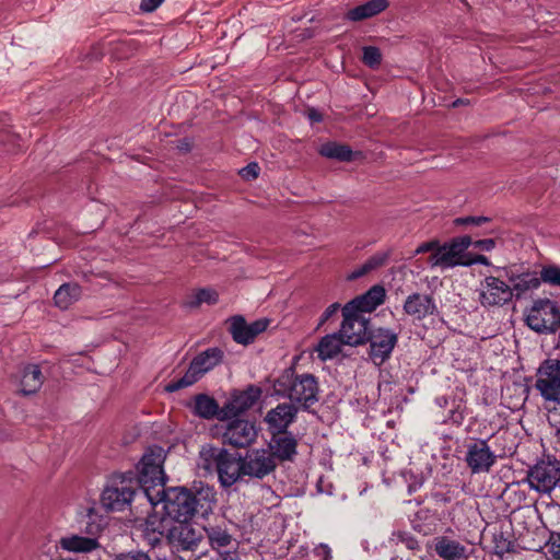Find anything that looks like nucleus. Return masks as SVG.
<instances>
[{
    "label": "nucleus",
    "instance_id": "nucleus-1",
    "mask_svg": "<svg viewBox=\"0 0 560 560\" xmlns=\"http://www.w3.org/2000/svg\"><path fill=\"white\" fill-rule=\"evenodd\" d=\"M154 495L156 499L145 500L149 508L162 504L165 514L176 522L189 521L196 513L207 514L212 510L214 501V492L210 488L200 491L198 495L180 487L163 488L158 489Z\"/></svg>",
    "mask_w": 560,
    "mask_h": 560
},
{
    "label": "nucleus",
    "instance_id": "nucleus-2",
    "mask_svg": "<svg viewBox=\"0 0 560 560\" xmlns=\"http://www.w3.org/2000/svg\"><path fill=\"white\" fill-rule=\"evenodd\" d=\"M166 458L164 448L160 446L149 447L139 462L138 469V486L141 489L142 500H154L158 489H163L166 476L163 470V464Z\"/></svg>",
    "mask_w": 560,
    "mask_h": 560
},
{
    "label": "nucleus",
    "instance_id": "nucleus-3",
    "mask_svg": "<svg viewBox=\"0 0 560 560\" xmlns=\"http://www.w3.org/2000/svg\"><path fill=\"white\" fill-rule=\"evenodd\" d=\"M138 482L131 472L112 476L101 494V504L108 512H121L127 509L135 497H141Z\"/></svg>",
    "mask_w": 560,
    "mask_h": 560
},
{
    "label": "nucleus",
    "instance_id": "nucleus-4",
    "mask_svg": "<svg viewBox=\"0 0 560 560\" xmlns=\"http://www.w3.org/2000/svg\"><path fill=\"white\" fill-rule=\"evenodd\" d=\"M278 392L304 408H308L318 400V385L311 374L282 375L278 381Z\"/></svg>",
    "mask_w": 560,
    "mask_h": 560
},
{
    "label": "nucleus",
    "instance_id": "nucleus-5",
    "mask_svg": "<svg viewBox=\"0 0 560 560\" xmlns=\"http://www.w3.org/2000/svg\"><path fill=\"white\" fill-rule=\"evenodd\" d=\"M223 360V351L217 347L209 348L197 354L190 362L185 374L170 382L165 389L174 393L182 388L188 387L197 383L205 374L213 370Z\"/></svg>",
    "mask_w": 560,
    "mask_h": 560
},
{
    "label": "nucleus",
    "instance_id": "nucleus-6",
    "mask_svg": "<svg viewBox=\"0 0 560 560\" xmlns=\"http://www.w3.org/2000/svg\"><path fill=\"white\" fill-rule=\"evenodd\" d=\"M472 240L468 235L455 237L452 241L440 244V247L430 255L429 265L432 268L442 270L457 266H466L467 249L471 246Z\"/></svg>",
    "mask_w": 560,
    "mask_h": 560
},
{
    "label": "nucleus",
    "instance_id": "nucleus-7",
    "mask_svg": "<svg viewBox=\"0 0 560 560\" xmlns=\"http://www.w3.org/2000/svg\"><path fill=\"white\" fill-rule=\"evenodd\" d=\"M526 324L537 332H555L560 326V310L550 300H539L528 310Z\"/></svg>",
    "mask_w": 560,
    "mask_h": 560
},
{
    "label": "nucleus",
    "instance_id": "nucleus-8",
    "mask_svg": "<svg viewBox=\"0 0 560 560\" xmlns=\"http://www.w3.org/2000/svg\"><path fill=\"white\" fill-rule=\"evenodd\" d=\"M342 323L339 334L348 346H359L364 343L369 337V318L360 312L342 307Z\"/></svg>",
    "mask_w": 560,
    "mask_h": 560
},
{
    "label": "nucleus",
    "instance_id": "nucleus-9",
    "mask_svg": "<svg viewBox=\"0 0 560 560\" xmlns=\"http://www.w3.org/2000/svg\"><path fill=\"white\" fill-rule=\"evenodd\" d=\"M529 487L538 492L548 493L560 481V464L557 460L542 459L527 472Z\"/></svg>",
    "mask_w": 560,
    "mask_h": 560
},
{
    "label": "nucleus",
    "instance_id": "nucleus-10",
    "mask_svg": "<svg viewBox=\"0 0 560 560\" xmlns=\"http://www.w3.org/2000/svg\"><path fill=\"white\" fill-rule=\"evenodd\" d=\"M536 388L547 400L560 401V362L547 360L538 370Z\"/></svg>",
    "mask_w": 560,
    "mask_h": 560
},
{
    "label": "nucleus",
    "instance_id": "nucleus-11",
    "mask_svg": "<svg viewBox=\"0 0 560 560\" xmlns=\"http://www.w3.org/2000/svg\"><path fill=\"white\" fill-rule=\"evenodd\" d=\"M370 358L376 365L383 364L392 354L398 336L388 328H377L369 334Z\"/></svg>",
    "mask_w": 560,
    "mask_h": 560
},
{
    "label": "nucleus",
    "instance_id": "nucleus-12",
    "mask_svg": "<svg viewBox=\"0 0 560 560\" xmlns=\"http://www.w3.org/2000/svg\"><path fill=\"white\" fill-rule=\"evenodd\" d=\"M512 296V288L497 277H486L480 283L479 302L482 306L502 305L508 303Z\"/></svg>",
    "mask_w": 560,
    "mask_h": 560
},
{
    "label": "nucleus",
    "instance_id": "nucleus-13",
    "mask_svg": "<svg viewBox=\"0 0 560 560\" xmlns=\"http://www.w3.org/2000/svg\"><path fill=\"white\" fill-rule=\"evenodd\" d=\"M167 538L177 550H195L202 539V530L188 521H180L170 528Z\"/></svg>",
    "mask_w": 560,
    "mask_h": 560
},
{
    "label": "nucleus",
    "instance_id": "nucleus-14",
    "mask_svg": "<svg viewBox=\"0 0 560 560\" xmlns=\"http://www.w3.org/2000/svg\"><path fill=\"white\" fill-rule=\"evenodd\" d=\"M497 456L487 441L477 440L467 445L466 463L474 474L489 471Z\"/></svg>",
    "mask_w": 560,
    "mask_h": 560
},
{
    "label": "nucleus",
    "instance_id": "nucleus-15",
    "mask_svg": "<svg viewBox=\"0 0 560 560\" xmlns=\"http://www.w3.org/2000/svg\"><path fill=\"white\" fill-rule=\"evenodd\" d=\"M257 436L255 424L248 420L236 419L228 423L223 441L235 447H246L250 445Z\"/></svg>",
    "mask_w": 560,
    "mask_h": 560
},
{
    "label": "nucleus",
    "instance_id": "nucleus-16",
    "mask_svg": "<svg viewBox=\"0 0 560 560\" xmlns=\"http://www.w3.org/2000/svg\"><path fill=\"white\" fill-rule=\"evenodd\" d=\"M275 468L273 456L266 450H253L243 458V474L249 477L261 479Z\"/></svg>",
    "mask_w": 560,
    "mask_h": 560
},
{
    "label": "nucleus",
    "instance_id": "nucleus-17",
    "mask_svg": "<svg viewBox=\"0 0 560 560\" xmlns=\"http://www.w3.org/2000/svg\"><path fill=\"white\" fill-rule=\"evenodd\" d=\"M268 325L269 320L265 318L248 324L242 316H235L231 319L230 331L237 343L248 345L257 335L264 332Z\"/></svg>",
    "mask_w": 560,
    "mask_h": 560
},
{
    "label": "nucleus",
    "instance_id": "nucleus-18",
    "mask_svg": "<svg viewBox=\"0 0 560 560\" xmlns=\"http://www.w3.org/2000/svg\"><path fill=\"white\" fill-rule=\"evenodd\" d=\"M260 396V390L250 387L244 392L234 395L222 408L219 413L220 420H228L240 416L254 406Z\"/></svg>",
    "mask_w": 560,
    "mask_h": 560
},
{
    "label": "nucleus",
    "instance_id": "nucleus-19",
    "mask_svg": "<svg viewBox=\"0 0 560 560\" xmlns=\"http://www.w3.org/2000/svg\"><path fill=\"white\" fill-rule=\"evenodd\" d=\"M298 409L288 402L279 404L269 410L265 417L269 430L272 433L287 432V428L294 421Z\"/></svg>",
    "mask_w": 560,
    "mask_h": 560
},
{
    "label": "nucleus",
    "instance_id": "nucleus-20",
    "mask_svg": "<svg viewBox=\"0 0 560 560\" xmlns=\"http://www.w3.org/2000/svg\"><path fill=\"white\" fill-rule=\"evenodd\" d=\"M219 480L224 487L234 485L243 474V458L229 453L226 450L217 469Z\"/></svg>",
    "mask_w": 560,
    "mask_h": 560
},
{
    "label": "nucleus",
    "instance_id": "nucleus-21",
    "mask_svg": "<svg viewBox=\"0 0 560 560\" xmlns=\"http://www.w3.org/2000/svg\"><path fill=\"white\" fill-rule=\"evenodd\" d=\"M385 299V290L381 285L372 287L364 294L357 296L346 304L347 311L353 310L354 312H360L361 314L371 313L378 305L384 302Z\"/></svg>",
    "mask_w": 560,
    "mask_h": 560
},
{
    "label": "nucleus",
    "instance_id": "nucleus-22",
    "mask_svg": "<svg viewBox=\"0 0 560 560\" xmlns=\"http://www.w3.org/2000/svg\"><path fill=\"white\" fill-rule=\"evenodd\" d=\"M269 447L273 459L292 460L296 455L298 441L288 432L272 433Z\"/></svg>",
    "mask_w": 560,
    "mask_h": 560
},
{
    "label": "nucleus",
    "instance_id": "nucleus-23",
    "mask_svg": "<svg viewBox=\"0 0 560 560\" xmlns=\"http://www.w3.org/2000/svg\"><path fill=\"white\" fill-rule=\"evenodd\" d=\"M404 311L417 319H422L434 313L435 303L430 295L413 293L406 299Z\"/></svg>",
    "mask_w": 560,
    "mask_h": 560
},
{
    "label": "nucleus",
    "instance_id": "nucleus-24",
    "mask_svg": "<svg viewBox=\"0 0 560 560\" xmlns=\"http://www.w3.org/2000/svg\"><path fill=\"white\" fill-rule=\"evenodd\" d=\"M434 550L443 560H465L467 557L466 547L446 536L434 539Z\"/></svg>",
    "mask_w": 560,
    "mask_h": 560
},
{
    "label": "nucleus",
    "instance_id": "nucleus-25",
    "mask_svg": "<svg viewBox=\"0 0 560 560\" xmlns=\"http://www.w3.org/2000/svg\"><path fill=\"white\" fill-rule=\"evenodd\" d=\"M44 377L38 365L31 364L23 369L20 380V390L24 395L36 393L43 385Z\"/></svg>",
    "mask_w": 560,
    "mask_h": 560
},
{
    "label": "nucleus",
    "instance_id": "nucleus-26",
    "mask_svg": "<svg viewBox=\"0 0 560 560\" xmlns=\"http://www.w3.org/2000/svg\"><path fill=\"white\" fill-rule=\"evenodd\" d=\"M82 290L78 283L69 282L63 283L55 292L54 300L56 306L61 310H68L73 303L81 298Z\"/></svg>",
    "mask_w": 560,
    "mask_h": 560
},
{
    "label": "nucleus",
    "instance_id": "nucleus-27",
    "mask_svg": "<svg viewBox=\"0 0 560 560\" xmlns=\"http://www.w3.org/2000/svg\"><path fill=\"white\" fill-rule=\"evenodd\" d=\"M345 345L339 332L326 335L320 339L316 348L318 358L323 361L330 360L338 355Z\"/></svg>",
    "mask_w": 560,
    "mask_h": 560
},
{
    "label": "nucleus",
    "instance_id": "nucleus-28",
    "mask_svg": "<svg viewBox=\"0 0 560 560\" xmlns=\"http://www.w3.org/2000/svg\"><path fill=\"white\" fill-rule=\"evenodd\" d=\"M387 0H371L364 4L351 9L347 13V16L351 21H361L381 13L387 8Z\"/></svg>",
    "mask_w": 560,
    "mask_h": 560
},
{
    "label": "nucleus",
    "instance_id": "nucleus-29",
    "mask_svg": "<svg viewBox=\"0 0 560 560\" xmlns=\"http://www.w3.org/2000/svg\"><path fill=\"white\" fill-rule=\"evenodd\" d=\"M60 546L62 549L72 552H90L98 547V542L95 538L72 535L62 537Z\"/></svg>",
    "mask_w": 560,
    "mask_h": 560
},
{
    "label": "nucleus",
    "instance_id": "nucleus-30",
    "mask_svg": "<svg viewBox=\"0 0 560 560\" xmlns=\"http://www.w3.org/2000/svg\"><path fill=\"white\" fill-rule=\"evenodd\" d=\"M194 411L201 418L211 419L214 417L219 418L221 409L213 398L200 394L195 397Z\"/></svg>",
    "mask_w": 560,
    "mask_h": 560
},
{
    "label": "nucleus",
    "instance_id": "nucleus-31",
    "mask_svg": "<svg viewBox=\"0 0 560 560\" xmlns=\"http://www.w3.org/2000/svg\"><path fill=\"white\" fill-rule=\"evenodd\" d=\"M224 452V448H219L211 445L202 446L199 452V466L208 471H217Z\"/></svg>",
    "mask_w": 560,
    "mask_h": 560
},
{
    "label": "nucleus",
    "instance_id": "nucleus-32",
    "mask_svg": "<svg viewBox=\"0 0 560 560\" xmlns=\"http://www.w3.org/2000/svg\"><path fill=\"white\" fill-rule=\"evenodd\" d=\"M319 153L325 158L338 161H350L352 159L351 149L348 145L336 142L323 144L319 149Z\"/></svg>",
    "mask_w": 560,
    "mask_h": 560
},
{
    "label": "nucleus",
    "instance_id": "nucleus-33",
    "mask_svg": "<svg viewBox=\"0 0 560 560\" xmlns=\"http://www.w3.org/2000/svg\"><path fill=\"white\" fill-rule=\"evenodd\" d=\"M512 291L514 290L517 294H521L537 289L541 283V279L536 273L526 272L512 278Z\"/></svg>",
    "mask_w": 560,
    "mask_h": 560
},
{
    "label": "nucleus",
    "instance_id": "nucleus-34",
    "mask_svg": "<svg viewBox=\"0 0 560 560\" xmlns=\"http://www.w3.org/2000/svg\"><path fill=\"white\" fill-rule=\"evenodd\" d=\"M210 541V545L213 549H217L218 552L222 551L221 549L229 547L232 544V536L221 527L212 526L205 529Z\"/></svg>",
    "mask_w": 560,
    "mask_h": 560
},
{
    "label": "nucleus",
    "instance_id": "nucleus-35",
    "mask_svg": "<svg viewBox=\"0 0 560 560\" xmlns=\"http://www.w3.org/2000/svg\"><path fill=\"white\" fill-rule=\"evenodd\" d=\"M219 294L215 290L210 288L200 289L187 301L189 307H198L201 304H215L218 302Z\"/></svg>",
    "mask_w": 560,
    "mask_h": 560
},
{
    "label": "nucleus",
    "instance_id": "nucleus-36",
    "mask_svg": "<svg viewBox=\"0 0 560 560\" xmlns=\"http://www.w3.org/2000/svg\"><path fill=\"white\" fill-rule=\"evenodd\" d=\"M362 51H363L362 61L365 66L374 69L381 65L382 54L377 47L365 46V47H363Z\"/></svg>",
    "mask_w": 560,
    "mask_h": 560
},
{
    "label": "nucleus",
    "instance_id": "nucleus-37",
    "mask_svg": "<svg viewBox=\"0 0 560 560\" xmlns=\"http://www.w3.org/2000/svg\"><path fill=\"white\" fill-rule=\"evenodd\" d=\"M540 279L545 283L560 287V267L557 265L544 266L540 270Z\"/></svg>",
    "mask_w": 560,
    "mask_h": 560
},
{
    "label": "nucleus",
    "instance_id": "nucleus-38",
    "mask_svg": "<svg viewBox=\"0 0 560 560\" xmlns=\"http://www.w3.org/2000/svg\"><path fill=\"white\" fill-rule=\"evenodd\" d=\"M388 256H389V254L387 252H380V253L374 254L366 260L368 268L375 270V269L384 266L388 259Z\"/></svg>",
    "mask_w": 560,
    "mask_h": 560
},
{
    "label": "nucleus",
    "instance_id": "nucleus-39",
    "mask_svg": "<svg viewBox=\"0 0 560 560\" xmlns=\"http://www.w3.org/2000/svg\"><path fill=\"white\" fill-rule=\"evenodd\" d=\"M489 220L490 219L488 217H483V215H478V217L469 215V217L457 218L455 220V223L457 225H481L486 222H489Z\"/></svg>",
    "mask_w": 560,
    "mask_h": 560
},
{
    "label": "nucleus",
    "instance_id": "nucleus-40",
    "mask_svg": "<svg viewBox=\"0 0 560 560\" xmlns=\"http://www.w3.org/2000/svg\"><path fill=\"white\" fill-rule=\"evenodd\" d=\"M397 539L410 550H418L420 548L419 541L408 533H398Z\"/></svg>",
    "mask_w": 560,
    "mask_h": 560
},
{
    "label": "nucleus",
    "instance_id": "nucleus-41",
    "mask_svg": "<svg viewBox=\"0 0 560 560\" xmlns=\"http://www.w3.org/2000/svg\"><path fill=\"white\" fill-rule=\"evenodd\" d=\"M113 560H151V558L142 551H129L116 555Z\"/></svg>",
    "mask_w": 560,
    "mask_h": 560
},
{
    "label": "nucleus",
    "instance_id": "nucleus-42",
    "mask_svg": "<svg viewBox=\"0 0 560 560\" xmlns=\"http://www.w3.org/2000/svg\"><path fill=\"white\" fill-rule=\"evenodd\" d=\"M259 170L260 168L257 163H249L240 171V174L245 179H255L259 174Z\"/></svg>",
    "mask_w": 560,
    "mask_h": 560
},
{
    "label": "nucleus",
    "instance_id": "nucleus-43",
    "mask_svg": "<svg viewBox=\"0 0 560 560\" xmlns=\"http://www.w3.org/2000/svg\"><path fill=\"white\" fill-rule=\"evenodd\" d=\"M340 310V304L339 303H332L330 304L325 311L324 313L322 314L320 318H319V323H318V326H322L324 325L327 320H329L334 315H336L338 313V311Z\"/></svg>",
    "mask_w": 560,
    "mask_h": 560
},
{
    "label": "nucleus",
    "instance_id": "nucleus-44",
    "mask_svg": "<svg viewBox=\"0 0 560 560\" xmlns=\"http://www.w3.org/2000/svg\"><path fill=\"white\" fill-rule=\"evenodd\" d=\"M466 266L465 267H468V266H471V265H475V264H481V265H485V266H489L490 265V261L488 259V257L483 256V255H474L471 253H468L467 252V258H466Z\"/></svg>",
    "mask_w": 560,
    "mask_h": 560
},
{
    "label": "nucleus",
    "instance_id": "nucleus-45",
    "mask_svg": "<svg viewBox=\"0 0 560 560\" xmlns=\"http://www.w3.org/2000/svg\"><path fill=\"white\" fill-rule=\"evenodd\" d=\"M212 560H241V557L236 549H229L219 551Z\"/></svg>",
    "mask_w": 560,
    "mask_h": 560
},
{
    "label": "nucleus",
    "instance_id": "nucleus-46",
    "mask_svg": "<svg viewBox=\"0 0 560 560\" xmlns=\"http://www.w3.org/2000/svg\"><path fill=\"white\" fill-rule=\"evenodd\" d=\"M471 245H474L476 248L480 250L491 252L495 247V242L492 238H486L472 242Z\"/></svg>",
    "mask_w": 560,
    "mask_h": 560
},
{
    "label": "nucleus",
    "instance_id": "nucleus-47",
    "mask_svg": "<svg viewBox=\"0 0 560 560\" xmlns=\"http://www.w3.org/2000/svg\"><path fill=\"white\" fill-rule=\"evenodd\" d=\"M163 1L164 0H141L140 9L143 12L150 13L156 10L163 3Z\"/></svg>",
    "mask_w": 560,
    "mask_h": 560
},
{
    "label": "nucleus",
    "instance_id": "nucleus-48",
    "mask_svg": "<svg viewBox=\"0 0 560 560\" xmlns=\"http://www.w3.org/2000/svg\"><path fill=\"white\" fill-rule=\"evenodd\" d=\"M440 247V243L438 241H431L427 243H422L419 245L416 249V254H422L430 252L431 254L434 253Z\"/></svg>",
    "mask_w": 560,
    "mask_h": 560
},
{
    "label": "nucleus",
    "instance_id": "nucleus-49",
    "mask_svg": "<svg viewBox=\"0 0 560 560\" xmlns=\"http://www.w3.org/2000/svg\"><path fill=\"white\" fill-rule=\"evenodd\" d=\"M372 269L368 268V262L365 261L360 267L355 268L349 276V279H358L360 277L365 276L366 273L371 272Z\"/></svg>",
    "mask_w": 560,
    "mask_h": 560
},
{
    "label": "nucleus",
    "instance_id": "nucleus-50",
    "mask_svg": "<svg viewBox=\"0 0 560 560\" xmlns=\"http://www.w3.org/2000/svg\"><path fill=\"white\" fill-rule=\"evenodd\" d=\"M372 269L368 268V262L365 261L360 267L355 268L349 276V279H358L360 277L365 276L366 273L371 272Z\"/></svg>",
    "mask_w": 560,
    "mask_h": 560
},
{
    "label": "nucleus",
    "instance_id": "nucleus-51",
    "mask_svg": "<svg viewBox=\"0 0 560 560\" xmlns=\"http://www.w3.org/2000/svg\"><path fill=\"white\" fill-rule=\"evenodd\" d=\"M372 269L368 268V262L365 261L360 267L355 268L349 276V279H358L360 277L365 276L366 273L371 272Z\"/></svg>",
    "mask_w": 560,
    "mask_h": 560
},
{
    "label": "nucleus",
    "instance_id": "nucleus-52",
    "mask_svg": "<svg viewBox=\"0 0 560 560\" xmlns=\"http://www.w3.org/2000/svg\"><path fill=\"white\" fill-rule=\"evenodd\" d=\"M308 118H310V120L317 122V121L322 120V115L317 110H315V109H310L308 110Z\"/></svg>",
    "mask_w": 560,
    "mask_h": 560
},
{
    "label": "nucleus",
    "instance_id": "nucleus-53",
    "mask_svg": "<svg viewBox=\"0 0 560 560\" xmlns=\"http://www.w3.org/2000/svg\"><path fill=\"white\" fill-rule=\"evenodd\" d=\"M464 419V416L460 411H453L452 420L454 423L460 424Z\"/></svg>",
    "mask_w": 560,
    "mask_h": 560
},
{
    "label": "nucleus",
    "instance_id": "nucleus-54",
    "mask_svg": "<svg viewBox=\"0 0 560 560\" xmlns=\"http://www.w3.org/2000/svg\"><path fill=\"white\" fill-rule=\"evenodd\" d=\"M423 483V478L420 477V478H417V480L413 482V483H410L409 485V491L412 492V491H416L418 488H420Z\"/></svg>",
    "mask_w": 560,
    "mask_h": 560
},
{
    "label": "nucleus",
    "instance_id": "nucleus-55",
    "mask_svg": "<svg viewBox=\"0 0 560 560\" xmlns=\"http://www.w3.org/2000/svg\"><path fill=\"white\" fill-rule=\"evenodd\" d=\"M436 401L440 406H443L444 404H446V399L444 397L438 398Z\"/></svg>",
    "mask_w": 560,
    "mask_h": 560
},
{
    "label": "nucleus",
    "instance_id": "nucleus-56",
    "mask_svg": "<svg viewBox=\"0 0 560 560\" xmlns=\"http://www.w3.org/2000/svg\"><path fill=\"white\" fill-rule=\"evenodd\" d=\"M320 549H323L326 556L329 557L330 550L327 546H320Z\"/></svg>",
    "mask_w": 560,
    "mask_h": 560
},
{
    "label": "nucleus",
    "instance_id": "nucleus-57",
    "mask_svg": "<svg viewBox=\"0 0 560 560\" xmlns=\"http://www.w3.org/2000/svg\"><path fill=\"white\" fill-rule=\"evenodd\" d=\"M419 560H430L428 557H420Z\"/></svg>",
    "mask_w": 560,
    "mask_h": 560
}]
</instances>
